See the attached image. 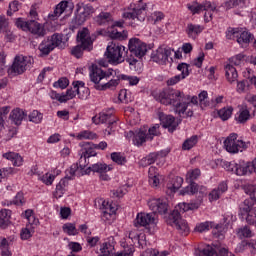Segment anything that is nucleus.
I'll list each match as a JSON object with an SVG mask.
<instances>
[{
  "instance_id": "obj_28",
  "label": "nucleus",
  "mask_w": 256,
  "mask_h": 256,
  "mask_svg": "<svg viewBox=\"0 0 256 256\" xmlns=\"http://www.w3.org/2000/svg\"><path fill=\"white\" fill-rule=\"evenodd\" d=\"M102 207L104 209L102 213V219L109 221L113 219V217H115V213H117V205H115L114 203L103 201Z\"/></svg>"
},
{
  "instance_id": "obj_1",
  "label": "nucleus",
  "mask_w": 256,
  "mask_h": 256,
  "mask_svg": "<svg viewBox=\"0 0 256 256\" xmlns=\"http://www.w3.org/2000/svg\"><path fill=\"white\" fill-rule=\"evenodd\" d=\"M154 99L162 105H173L175 113L183 115L189 107V96L181 90L167 89L154 94Z\"/></svg>"
},
{
  "instance_id": "obj_23",
  "label": "nucleus",
  "mask_w": 256,
  "mask_h": 256,
  "mask_svg": "<svg viewBox=\"0 0 256 256\" xmlns=\"http://www.w3.org/2000/svg\"><path fill=\"white\" fill-rule=\"evenodd\" d=\"M77 41L80 45H82L83 49H88V51L93 49V40H91L89 29L83 28L82 30L78 31Z\"/></svg>"
},
{
  "instance_id": "obj_19",
  "label": "nucleus",
  "mask_w": 256,
  "mask_h": 256,
  "mask_svg": "<svg viewBox=\"0 0 256 256\" xmlns=\"http://www.w3.org/2000/svg\"><path fill=\"white\" fill-rule=\"evenodd\" d=\"M148 207L153 211V215H155V213L165 215L169 209V204H167V200L164 198H152L148 201Z\"/></svg>"
},
{
  "instance_id": "obj_17",
  "label": "nucleus",
  "mask_w": 256,
  "mask_h": 256,
  "mask_svg": "<svg viewBox=\"0 0 256 256\" xmlns=\"http://www.w3.org/2000/svg\"><path fill=\"white\" fill-rule=\"evenodd\" d=\"M251 0H228L224 3L226 9H235L234 14L245 17V9L249 7Z\"/></svg>"
},
{
  "instance_id": "obj_52",
  "label": "nucleus",
  "mask_w": 256,
  "mask_h": 256,
  "mask_svg": "<svg viewBox=\"0 0 256 256\" xmlns=\"http://www.w3.org/2000/svg\"><path fill=\"white\" fill-rule=\"evenodd\" d=\"M243 63H245V55L240 53L229 58L228 65H235L236 67H241Z\"/></svg>"
},
{
  "instance_id": "obj_60",
  "label": "nucleus",
  "mask_w": 256,
  "mask_h": 256,
  "mask_svg": "<svg viewBox=\"0 0 256 256\" xmlns=\"http://www.w3.org/2000/svg\"><path fill=\"white\" fill-rule=\"evenodd\" d=\"M121 80L127 81V83H129V85H131V86L139 85V81H141V79L139 77L129 76V75H122Z\"/></svg>"
},
{
  "instance_id": "obj_12",
  "label": "nucleus",
  "mask_w": 256,
  "mask_h": 256,
  "mask_svg": "<svg viewBox=\"0 0 256 256\" xmlns=\"http://www.w3.org/2000/svg\"><path fill=\"white\" fill-rule=\"evenodd\" d=\"M111 75H113V68H109L105 71L101 67L92 66L90 80L94 83V88L97 89V85H103L105 81H109Z\"/></svg>"
},
{
  "instance_id": "obj_11",
  "label": "nucleus",
  "mask_w": 256,
  "mask_h": 256,
  "mask_svg": "<svg viewBox=\"0 0 256 256\" xmlns=\"http://www.w3.org/2000/svg\"><path fill=\"white\" fill-rule=\"evenodd\" d=\"M34 59L31 56H16L11 66L12 73L15 75H23L27 69H31Z\"/></svg>"
},
{
  "instance_id": "obj_30",
  "label": "nucleus",
  "mask_w": 256,
  "mask_h": 256,
  "mask_svg": "<svg viewBox=\"0 0 256 256\" xmlns=\"http://www.w3.org/2000/svg\"><path fill=\"white\" fill-rule=\"evenodd\" d=\"M199 207H201V200H194L190 203H179L174 209H177L180 213H185L187 211H195V209H199Z\"/></svg>"
},
{
  "instance_id": "obj_54",
  "label": "nucleus",
  "mask_w": 256,
  "mask_h": 256,
  "mask_svg": "<svg viewBox=\"0 0 256 256\" xmlns=\"http://www.w3.org/2000/svg\"><path fill=\"white\" fill-rule=\"evenodd\" d=\"M63 231L64 233H67V235H79V230L75 227V224L73 223H66L63 225Z\"/></svg>"
},
{
  "instance_id": "obj_31",
  "label": "nucleus",
  "mask_w": 256,
  "mask_h": 256,
  "mask_svg": "<svg viewBox=\"0 0 256 256\" xmlns=\"http://www.w3.org/2000/svg\"><path fill=\"white\" fill-rule=\"evenodd\" d=\"M27 117V112L21 108H15L10 112L9 119L14 125H21L23 119Z\"/></svg>"
},
{
  "instance_id": "obj_53",
  "label": "nucleus",
  "mask_w": 256,
  "mask_h": 256,
  "mask_svg": "<svg viewBox=\"0 0 256 256\" xmlns=\"http://www.w3.org/2000/svg\"><path fill=\"white\" fill-rule=\"evenodd\" d=\"M22 215L27 219L29 225H37L39 223V220L35 218V214H33L32 209H27Z\"/></svg>"
},
{
  "instance_id": "obj_35",
  "label": "nucleus",
  "mask_w": 256,
  "mask_h": 256,
  "mask_svg": "<svg viewBox=\"0 0 256 256\" xmlns=\"http://www.w3.org/2000/svg\"><path fill=\"white\" fill-rule=\"evenodd\" d=\"M121 79V76H117V78H109L107 81H104L102 85H97L96 90L97 91H107V89H115L117 85H119V81Z\"/></svg>"
},
{
  "instance_id": "obj_10",
  "label": "nucleus",
  "mask_w": 256,
  "mask_h": 256,
  "mask_svg": "<svg viewBox=\"0 0 256 256\" xmlns=\"http://www.w3.org/2000/svg\"><path fill=\"white\" fill-rule=\"evenodd\" d=\"M122 17L124 19H132L130 23L131 27H137L140 23H143L145 17H147V4H144L142 7L129 9L122 14Z\"/></svg>"
},
{
  "instance_id": "obj_61",
  "label": "nucleus",
  "mask_w": 256,
  "mask_h": 256,
  "mask_svg": "<svg viewBox=\"0 0 256 256\" xmlns=\"http://www.w3.org/2000/svg\"><path fill=\"white\" fill-rule=\"evenodd\" d=\"M53 87L56 89H67V87H69V79L62 77L58 81L54 82Z\"/></svg>"
},
{
  "instance_id": "obj_56",
  "label": "nucleus",
  "mask_w": 256,
  "mask_h": 256,
  "mask_svg": "<svg viewBox=\"0 0 256 256\" xmlns=\"http://www.w3.org/2000/svg\"><path fill=\"white\" fill-rule=\"evenodd\" d=\"M26 200L23 192H18L16 196L12 199V204L16 207H23L25 205Z\"/></svg>"
},
{
  "instance_id": "obj_2",
  "label": "nucleus",
  "mask_w": 256,
  "mask_h": 256,
  "mask_svg": "<svg viewBox=\"0 0 256 256\" xmlns=\"http://www.w3.org/2000/svg\"><path fill=\"white\" fill-rule=\"evenodd\" d=\"M147 55V44L139 38H131L126 51V61L129 65H137Z\"/></svg>"
},
{
  "instance_id": "obj_9",
  "label": "nucleus",
  "mask_w": 256,
  "mask_h": 256,
  "mask_svg": "<svg viewBox=\"0 0 256 256\" xmlns=\"http://www.w3.org/2000/svg\"><path fill=\"white\" fill-rule=\"evenodd\" d=\"M239 135L237 133H231L225 140H224V149L228 153L235 155L239 152L245 151L247 149V143L245 141L238 138Z\"/></svg>"
},
{
  "instance_id": "obj_43",
  "label": "nucleus",
  "mask_w": 256,
  "mask_h": 256,
  "mask_svg": "<svg viewBox=\"0 0 256 256\" xmlns=\"http://www.w3.org/2000/svg\"><path fill=\"white\" fill-rule=\"evenodd\" d=\"M183 185V178L181 177H174L170 181V183L167 184V187L170 191L175 193V191H178V189H181V186Z\"/></svg>"
},
{
  "instance_id": "obj_8",
  "label": "nucleus",
  "mask_w": 256,
  "mask_h": 256,
  "mask_svg": "<svg viewBox=\"0 0 256 256\" xmlns=\"http://www.w3.org/2000/svg\"><path fill=\"white\" fill-rule=\"evenodd\" d=\"M225 169L230 173H235V175H238L239 177H243V175H252V173H255L253 164L245 161H240L239 163L235 161L226 162Z\"/></svg>"
},
{
  "instance_id": "obj_20",
  "label": "nucleus",
  "mask_w": 256,
  "mask_h": 256,
  "mask_svg": "<svg viewBox=\"0 0 256 256\" xmlns=\"http://www.w3.org/2000/svg\"><path fill=\"white\" fill-rule=\"evenodd\" d=\"M171 55H173V49L161 46L152 54V61L159 65H165Z\"/></svg>"
},
{
  "instance_id": "obj_59",
  "label": "nucleus",
  "mask_w": 256,
  "mask_h": 256,
  "mask_svg": "<svg viewBox=\"0 0 256 256\" xmlns=\"http://www.w3.org/2000/svg\"><path fill=\"white\" fill-rule=\"evenodd\" d=\"M39 181H42V183H44V185H53V181H55V175L53 174H43L42 176H39Z\"/></svg>"
},
{
  "instance_id": "obj_27",
  "label": "nucleus",
  "mask_w": 256,
  "mask_h": 256,
  "mask_svg": "<svg viewBox=\"0 0 256 256\" xmlns=\"http://www.w3.org/2000/svg\"><path fill=\"white\" fill-rule=\"evenodd\" d=\"M72 85L79 99H82L83 101L89 99V96L91 95V91L89 90L88 87H85V82L75 81L72 83Z\"/></svg>"
},
{
  "instance_id": "obj_50",
  "label": "nucleus",
  "mask_w": 256,
  "mask_h": 256,
  "mask_svg": "<svg viewBox=\"0 0 256 256\" xmlns=\"http://www.w3.org/2000/svg\"><path fill=\"white\" fill-rule=\"evenodd\" d=\"M76 139H78V141H83L84 139L93 140L97 139V134L88 130H84L76 134Z\"/></svg>"
},
{
  "instance_id": "obj_32",
  "label": "nucleus",
  "mask_w": 256,
  "mask_h": 256,
  "mask_svg": "<svg viewBox=\"0 0 256 256\" xmlns=\"http://www.w3.org/2000/svg\"><path fill=\"white\" fill-rule=\"evenodd\" d=\"M3 159L11 161L14 167H21L23 165V156L17 152H6L2 154Z\"/></svg>"
},
{
  "instance_id": "obj_18",
  "label": "nucleus",
  "mask_w": 256,
  "mask_h": 256,
  "mask_svg": "<svg viewBox=\"0 0 256 256\" xmlns=\"http://www.w3.org/2000/svg\"><path fill=\"white\" fill-rule=\"evenodd\" d=\"M195 256H233L232 252L225 248H213L210 245L203 249H196L194 252Z\"/></svg>"
},
{
  "instance_id": "obj_29",
  "label": "nucleus",
  "mask_w": 256,
  "mask_h": 256,
  "mask_svg": "<svg viewBox=\"0 0 256 256\" xmlns=\"http://www.w3.org/2000/svg\"><path fill=\"white\" fill-rule=\"evenodd\" d=\"M227 189H229V187L227 186V182H221L217 188H214L208 195V199L209 201L213 202V201H217L218 199L221 198V195H223V193H226Z\"/></svg>"
},
{
  "instance_id": "obj_57",
  "label": "nucleus",
  "mask_w": 256,
  "mask_h": 256,
  "mask_svg": "<svg viewBox=\"0 0 256 256\" xmlns=\"http://www.w3.org/2000/svg\"><path fill=\"white\" fill-rule=\"evenodd\" d=\"M177 70L181 72L180 74H178L180 77L184 79H187V77H189V64L180 63L177 66Z\"/></svg>"
},
{
  "instance_id": "obj_58",
  "label": "nucleus",
  "mask_w": 256,
  "mask_h": 256,
  "mask_svg": "<svg viewBox=\"0 0 256 256\" xmlns=\"http://www.w3.org/2000/svg\"><path fill=\"white\" fill-rule=\"evenodd\" d=\"M29 121H31L32 123H41V121H43V114H41V112L34 110L29 114Z\"/></svg>"
},
{
  "instance_id": "obj_6",
  "label": "nucleus",
  "mask_w": 256,
  "mask_h": 256,
  "mask_svg": "<svg viewBox=\"0 0 256 256\" xmlns=\"http://www.w3.org/2000/svg\"><path fill=\"white\" fill-rule=\"evenodd\" d=\"M16 27L22 29V31H29L36 37H45V35H47L45 25L35 20L25 21L23 18H18L16 20Z\"/></svg>"
},
{
  "instance_id": "obj_37",
  "label": "nucleus",
  "mask_w": 256,
  "mask_h": 256,
  "mask_svg": "<svg viewBox=\"0 0 256 256\" xmlns=\"http://www.w3.org/2000/svg\"><path fill=\"white\" fill-rule=\"evenodd\" d=\"M11 219V210L2 209L0 210V229H7Z\"/></svg>"
},
{
  "instance_id": "obj_38",
  "label": "nucleus",
  "mask_w": 256,
  "mask_h": 256,
  "mask_svg": "<svg viewBox=\"0 0 256 256\" xmlns=\"http://www.w3.org/2000/svg\"><path fill=\"white\" fill-rule=\"evenodd\" d=\"M251 39H253V35L251 33L243 29L238 31L236 41L239 43V45H249V43H251Z\"/></svg>"
},
{
  "instance_id": "obj_16",
  "label": "nucleus",
  "mask_w": 256,
  "mask_h": 256,
  "mask_svg": "<svg viewBox=\"0 0 256 256\" xmlns=\"http://www.w3.org/2000/svg\"><path fill=\"white\" fill-rule=\"evenodd\" d=\"M136 227H145V229H151L157 225V219L153 213H138L135 219Z\"/></svg>"
},
{
  "instance_id": "obj_49",
  "label": "nucleus",
  "mask_w": 256,
  "mask_h": 256,
  "mask_svg": "<svg viewBox=\"0 0 256 256\" xmlns=\"http://www.w3.org/2000/svg\"><path fill=\"white\" fill-rule=\"evenodd\" d=\"M110 157L117 165H125V163H127V158L121 152H113Z\"/></svg>"
},
{
  "instance_id": "obj_46",
  "label": "nucleus",
  "mask_w": 256,
  "mask_h": 256,
  "mask_svg": "<svg viewBox=\"0 0 256 256\" xmlns=\"http://www.w3.org/2000/svg\"><path fill=\"white\" fill-rule=\"evenodd\" d=\"M236 234L240 239H249L253 237V231H251V228H249L248 226L240 227L237 230Z\"/></svg>"
},
{
  "instance_id": "obj_47",
  "label": "nucleus",
  "mask_w": 256,
  "mask_h": 256,
  "mask_svg": "<svg viewBox=\"0 0 256 256\" xmlns=\"http://www.w3.org/2000/svg\"><path fill=\"white\" fill-rule=\"evenodd\" d=\"M246 213V221L249 223V225H256V207L254 208H245Z\"/></svg>"
},
{
  "instance_id": "obj_24",
  "label": "nucleus",
  "mask_w": 256,
  "mask_h": 256,
  "mask_svg": "<svg viewBox=\"0 0 256 256\" xmlns=\"http://www.w3.org/2000/svg\"><path fill=\"white\" fill-rule=\"evenodd\" d=\"M203 31H205V26L201 24L189 22L185 27V33L188 39H192L193 41H195Z\"/></svg>"
},
{
  "instance_id": "obj_21",
  "label": "nucleus",
  "mask_w": 256,
  "mask_h": 256,
  "mask_svg": "<svg viewBox=\"0 0 256 256\" xmlns=\"http://www.w3.org/2000/svg\"><path fill=\"white\" fill-rule=\"evenodd\" d=\"M126 139L132 140V143L136 145V147H141L143 143H147L149 141V138L147 137V130H136L129 131L126 133Z\"/></svg>"
},
{
  "instance_id": "obj_55",
  "label": "nucleus",
  "mask_w": 256,
  "mask_h": 256,
  "mask_svg": "<svg viewBox=\"0 0 256 256\" xmlns=\"http://www.w3.org/2000/svg\"><path fill=\"white\" fill-rule=\"evenodd\" d=\"M200 176H201V170H199L198 168H195L187 172L186 180L188 181V183H191L195 181V179H199Z\"/></svg>"
},
{
  "instance_id": "obj_22",
  "label": "nucleus",
  "mask_w": 256,
  "mask_h": 256,
  "mask_svg": "<svg viewBox=\"0 0 256 256\" xmlns=\"http://www.w3.org/2000/svg\"><path fill=\"white\" fill-rule=\"evenodd\" d=\"M92 122L95 125H99V123H107V125H115L117 123V119L113 116V109H109L108 111H102L99 116L92 117Z\"/></svg>"
},
{
  "instance_id": "obj_48",
  "label": "nucleus",
  "mask_w": 256,
  "mask_h": 256,
  "mask_svg": "<svg viewBox=\"0 0 256 256\" xmlns=\"http://www.w3.org/2000/svg\"><path fill=\"white\" fill-rule=\"evenodd\" d=\"M31 225L32 224H28L25 228H22L20 232V237L23 241H27V239H31V237H33V233H35V231L33 230V226Z\"/></svg>"
},
{
  "instance_id": "obj_7",
  "label": "nucleus",
  "mask_w": 256,
  "mask_h": 256,
  "mask_svg": "<svg viewBox=\"0 0 256 256\" xmlns=\"http://www.w3.org/2000/svg\"><path fill=\"white\" fill-rule=\"evenodd\" d=\"M63 43V34L55 33L52 36L44 39L38 46L40 55L47 57L51 51H54L56 47L61 46Z\"/></svg>"
},
{
  "instance_id": "obj_5",
  "label": "nucleus",
  "mask_w": 256,
  "mask_h": 256,
  "mask_svg": "<svg viewBox=\"0 0 256 256\" xmlns=\"http://www.w3.org/2000/svg\"><path fill=\"white\" fill-rule=\"evenodd\" d=\"M16 27L22 29V31H29L36 37H45V35H47L45 25L35 20L25 21L23 18H18L16 20Z\"/></svg>"
},
{
  "instance_id": "obj_51",
  "label": "nucleus",
  "mask_w": 256,
  "mask_h": 256,
  "mask_svg": "<svg viewBox=\"0 0 256 256\" xmlns=\"http://www.w3.org/2000/svg\"><path fill=\"white\" fill-rule=\"evenodd\" d=\"M157 159V154L155 152L150 153L148 156L140 160V165L142 167H148V165H153Z\"/></svg>"
},
{
  "instance_id": "obj_4",
  "label": "nucleus",
  "mask_w": 256,
  "mask_h": 256,
  "mask_svg": "<svg viewBox=\"0 0 256 256\" xmlns=\"http://www.w3.org/2000/svg\"><path fill=\"white\" fill-rule=\"evenodd\" d=\"M95 21L97 25H101L103 27L108 28V33H110V36L112 39H127L129 36V33L127 30H123L122 32H119L117 30H110L111 23H113V16L109 12H101L98 16H96Z\"/></svg>"
},
{
  "instance_id": "obj_36",
  "label": "nucleus",
  "mask_w": 256,
  "mask_h": 256,
  "mask_svg": "<svg viewBox=\"0 0 256 256\" xmlns=\"http://www.w3.org/2000/svg\"><path fill=\"white\" fill-rule=\"evenodd\" d=\"M224 71H225V77L228 82L235 83V81H237L239 74L237 73V69L233 67V65L226 64L224 66Z\"/></svg>"
},
{
  "instance_id": "obj_13",
  "label": "nucleus",
  "mask_w": 256,
  "mask_h": 256,
  "mask_svg": "<svg viewBox=\"0 0 256 256\" xmlns=\"http://www.w3.org/2000/svg\"><path fill=\"white\" fill-rule=\"evenodd\" d=\"M181 213L177 209H174L169 215L168 224L171 227H175L181 235H189V224L181 218Z\"/></svg>"
},
{
  "instance_id": "obj_45",
  "label": "nucleus",
  "mask_w": 256,
  "mask_h": 256,
  "mask_svg": "<svg viewBox=\"0 0 256 256\" xmlns=\"http://www.w3.org/2000/svg\"><path fill=\"white\" fill-rule=\"evenodd\" d=\"M231 115H233V108L231 106L224 107L218 111V117H220L222 121L231 119Z\"/></svg>"
},
{
  "instance_id": "obj_41",
  "label": "nucleus",
  "mask_w": 256,
  "mask_h": 256,
  "mask_svg": "<svg viewBox=\"0 0 256 256\" xmlns=\"http://www.w3.org/2000/svg\"><path fill=\"white\" fill-rule=\"evenodd\" d=\"M85 167H81V164L77 165V164H73L71 165L70 169L68 170V173L70 175V177H67L68 180L71 179L72 177H81V175H85L83 174V172Z\"/></svg>"
},
{
  "instance_id": "obj_26",
  "label": "nucleus",
  "mask_w": 256,
  "mask_h": 256,
  "mask_svg": "<svg viewBox=\"0 0 256 256\" xmlns=\"http://www.w3.org/2000/svg\"><path fill=\"white\" fill-rule=\"evenodd\" d=\"M159 119L161 121L162 127H164V129H168L170 133H173V131L177 129L178 124L177 122H175V117H173L172 115L160 113Z\"/></svg>"
},
{
  "instance_id": "obj_40",
  "label": "nucleus",
  "mask_w": 256,
  "mask_h": 256,
  "mask_svg": "<svg viewBox=\"0 0 256 256\" xmlns=\"http://www.w3.org/2000/svg\"><path fill=\"white\" fill-rule=\"evenodd\" d=\"M235 119L238 123H247L251 119V113L247 108H241L235 116Z\"/></svg>"
},
{
  "instance_id": "obj_3",
  "label": "nucleus",
  "mask_w": 256,
  "mask_h": 256,
  "mask_svg": "<svg viewBox=\"0 0 256 256\" xmlns=\"http://www.w3.org/2000/svg\"><path fill=\"white\" fill-rule=\"evenodd\" d=\"M125 49V46L117 42H110L106 48L105 55L112 65H119L125 61V57L123 56L127 55Z\"/></svg>"
},
{
  "instance_id": "obj_15",
  "label": "nucleus",
  "mask_w": 256,
  "mask_h": 256,
  "mask_svg": "<svg viewBox=\"0 0 256 256\" xmlns=\"http://www.w3.org/2000/svg\"><path fill=\"white\" fill-rule=\"evenodd\" d=\"M113 170V165H107L105 163H96L93 164L92 166L88 167L83 173L82 175H89V173H91V171H93V173H99L100 175V179L102 181H109V179H111L109 177V175H107L108 171H112Z\"/></svg>"
},
{
  "instance_id": "obj_25",
  "label": "nucleus",
  "mask_w": 256,
  "mask_h": 256,
  "mask_svg": "<svg viewBox=\"0 0 256 256\" xmlns=\"http://www.w3.org/2000/svg\"><path fill=\"white\" fill-rule=\"evenodd\" d=\"M95 155H97V152L93 150V144H86L85 147L81 150L79 159L80 167H87V165H89V161H87V159H89V157H95Z\"/></svg>"
},
{
  "instance_id": "obj_64",
  "label": "nucleus",
  "mask_w": 256,
  "mask_h": 256,
  "mask_svg": "<svg viewBox=\"0 0 256 256\" xmlns=\"http://www.w3.org/2000/svg\"><path fill=\"white\" fill-rule=\"evenodd\" d=\"M244 191L249 195L250 199L256 201V185H249L244 189Z\"/></svg>"
},
{
  "instance_id": "obj_44",
  "label": "nucleus",
  "mask_w": 256,
  "mask_h": 256,
  "mask_svg": "<svg viewBox=\"0 0 256 256\" xmlns=\"http://www.w3.org/2000/svg\"><path fill=\"white\" fill-rule=\"evenodd\" d=\"M199 141V138L197 135H194L188 139H186L182 144L183 151H191L194 146L197 145V142Z\"/></svg>"
},
{
  "instance_id": "obj_39",
  "label": "nucleus",
  "mask_w": 256,
  "mask_h": 256,
  "mask_svg": "<svg viewBox=\"0 0 256 256\" xmlns=\"http://www.w3.org/2000/svg\"><path fill=\"white\" fill-rule=\"evenodd\" d=\"M149 184L151 187H159V173H157V168L150 167L148 170Z\"/></svg>"
},
{
  "instance_id": "obj_14",
  "label": "nucleus",
  "mask_w": 256,
  "mask_h": 256,
  "mask_svg": "<svg viewBox=\"0 0 256 256\" xmlns=\"http://www.w3.org/2000/svg\"><path fill=\"white\" fill-rule=\"evenodd\" d=\"M76 17L74 19L75 25H83L89 18V15L95 13V8L89 4H77L76 5Z\"/></svg>"
},
{
  "instance_id": "obj_63",
  "label": "nucleus",
  "mask_w": 256,
  "mask_h": 256,
  "mask_svg": "<svg viewBox=\"0 0 256 256\" xmlns=\"http://www.w3.org/2000/svg\"><path fill=\"white\" fill-rule=\"evenodd\" d=\"M159 127H160L159 124H155L154 126L148 129V133H147L148 141H153V138L159 135Z\"/></svg>"
},
{
  "instance_id": "obj_34",
  "label": "nucleus",
  "mask_w": 256,
  "mask_h": 256,
  "mask_svg": "<svg viewBox=\"0 0 256 256\" xmlns=\"http://www.w3.org/2000/svg\"><path fill=\"white\" fill-rule=\"evenodd\" d=\"M67 187H69V178L65 177L61 179L59 183L56 185L54 197H56V199H61V197L65 195V191H67Z\"/></svg>"
},
{
  "instance_id": "obj_62",
  "label": "nucleus",
  "mask_w": 256,
  "mask_h": 256,
  "mask_svg": "<svg viewBox=\"0 0 256 256\" xmlns=\"http://www.w3.org/2000/svg\"><path fill=\"white\" fill-rule=\"evenodd\" d=\"M208 97H209V93H207V91L205 90L199 93L198 101L201 107H209V102H207Z\"/></svg>"
},
{
  "instance_id": "obj_33",
  "label": "nucleus",
  "mask_w": 256,
  "mask_h": 256,
  "mask_svg": "<svg viewBox=\"0 0 256 256\" xmlns=\"http://www.w3.org/2000/svg\"><path fill=\"white\" fill-rule=\"evenodd\" d=\"M68 6H69V2L65 0L61 1L58 5L55 6L53 13L48 15L49 19H51L52 21L59 19V17H61V15L65 13Z\"/></svg>"
},
{
  "instance_id": "obj_42",
  "label": "nucleus",
  "mask_w": 256,
  "mask_h": 256,
  "mask_svg": "<svg viewBox=\"0 0 256 256\" xmlns=\"http://www.w3.org/2000/svg\"><path fill=\"white\" fill-rule=\"evenodd\" d=\"M190 184L181 190V195H195L199 193V185L195 182H189Z\"/></svg>"
}]
</instances>
